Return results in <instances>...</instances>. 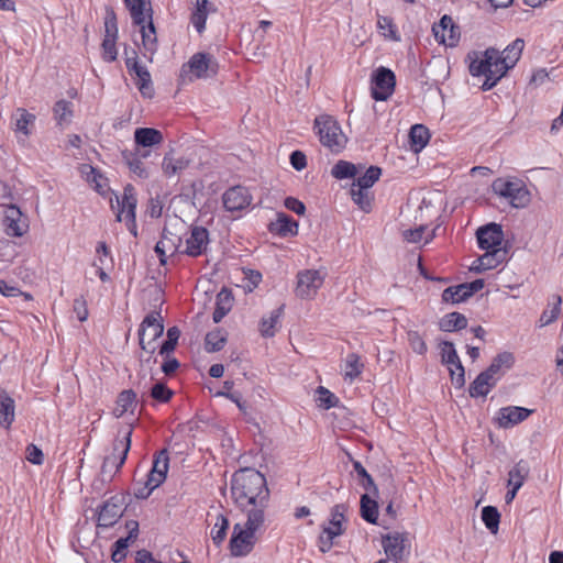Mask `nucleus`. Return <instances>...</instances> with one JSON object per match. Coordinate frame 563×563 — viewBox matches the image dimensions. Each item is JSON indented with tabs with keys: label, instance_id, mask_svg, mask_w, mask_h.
I'll list each match as a JSON object with an SVG mask.
<instances>
[{
	"label": "nucleus",
	"instance_id": "1",
	"mask_svg": "<svg viewBox=\"0 0 563 563\" xmlns=\"http://www.w3.org/2000/svg\"><path fill=\"white\" fill-rule=\"evenodd\" d=\"M231 495L236 507L246 516L265 519L269 489L265 476L255 468H241L231 479Z\"/></svg>",
	"mask_w": 563,
	"mask_h": 563
},
{
	"label": "nucleus",
	"instance_id": "2",
	"mask_svg": "<svg viewBox=\"0 0 563 563\" xmlns=\"http://www.w3.org/2000/svg\"><path fill=\"white\" fill-rule=\"evenodd\" d=\"M525 41L516 38L503 53L494 47L487 48L481 58L472 60L470 73L473 76H485L483 90H490L519 60Z\"/></svg>",
	"mask_w": 563,
	"mask_h": 563
},
{
	"label": "nucleus",
	"instance_id": "3",
	"mask_svg": "<svg viewBox=\"0 0 563 563\" xmlns=\"http://www.w3.org/2000/svg\"><path fill=\"white\" fill-rule=\"evenodd\" d=\"M265 519L255 515L246 517V521L235 523L230 539V551L235 558L245 556L252 552L256 538V531L264 525Z\"/></svg>",
	"mask_w": 563,
	"mask_h": 563
},
{
	"label": "nucleus",
	"instance_id": "4",
	"mask_svg": "<svg viewBox=\"0 0 563 563\" xmlns=\"http://www.w3.org/2000/svg\"><path fill=\"white\" fill-rule=\"evenodd\" d=\"M313 130L320 143L334 154L341 153L347 143V137L338 120L329 114H320L314 119Z\"/></svg>",
	"mask_w": 563,
	"mask_h": 563
},
{
	"label": "nucleus",
	"instance_id": "5",
	"mask_svg": "<svg viewBox=\"0 0 563 563\" xmlns=\"http://www.w3.org/2000/svg\"><path fill=\"white\" fill-rule=\"evenodd\" d=\"M492 189L514 208H525L530 202V192L520 179L497 178L493 181Z\"/></svg>",
	"mask_w": 563,
	"mask_h": 563
},
{
	"label": "nucleus",
	"instance_id": "6",
	"mask_svg": "<svg viewBox=\"0 0 563 563\" xmlns=\"http://www.w3.org/2000/svg\"><path fill=\"white\" fill-rule=\"evenodd\" d=\"M218 65L210 54L196 53L181 66L179 78L183 84L197 78H208L217 73Z\"/></svg>",
	"mask_w": 563,
	"mask_h": 563
},
{
	"label": "nucleus",
	"instance_id": "7",
	"mask_svg": "<svg viewBox=\"0 0 563 563\" xmlns=\"http://www.w3.org/2000/svg\"><path fill=\"white\" fill-rule=\"evenodd\" d=\"M164 324L158 312L147 314L139 329V341L142 350L154 353L156 351V340L163 334Z\"/></svg>",
	"mask_w": 563,
	"mask_h": 563
},
{
	"label": "nucleus",
	"instance_id": "8",
	"mask_svg": "<svg viewBox=\"0 0 563 563\" xmlns=\"http://www.w3.org/2000/svg\"><path fill=\"white\" fill-rule=\"evenodd\" d=\"M118 211L117 220L119 222L124 221L128 230L134 235H137L136 221H135V209H136V194L132 185H126L123 189L121 197H115Z\"/></svg>",
	"mask_w": 563,
	"mask_h": 563
},
{
	"label": "nucleus",
	"instance_id": "9",
	"mask_svg": "<svg viewBox=\"0 0 563 563\" xmlns=\"http://www.w3.org/2000/svg\"><path fill=\"white\" fill-rule=\"evenodd\" d=\"M385 554L394 563H407L410 555V543L405 532H390L382 536Z\"/></svg>",
	"mask_w": 563,
	"mask_h": 563
},
{
	"label": "nucleus",
	"instance_id": "10",
	"mask_svg": "<svg viewBox=\"0 0 563 563\" xmlns=\"http://www.w3.org/2000/svg\"><path fill=\"white\" fill-rule=\"evenodd\" d=\"M132 431V427H129L124 431H119L113 441L111 454L107 455L103 460V471L108 467H114L119 471L122 467L131 448Z\"/></svg>",
	"mask_w": 563,
	"mask_h": 563
},
{
	"label": "nucleus",
	"instance_id": "11",
	"mask_svg": "<svg viewBox=\"0 0 563 563\" xmlns=\"http://www.w3.org/2000/svg\"><path fill=\"white\" fill-rule=\"evenodd\" d=\"M395 85V74L386 67H378L372 77V97L377 101L387 100L393 95Z\"/></svg>",
	"mask_w": 563,
	"mask_h": 563
},
{
	"label": "nucleus",
	"instance_id": "12",
	"mask_svg": "<svg viewBox=\"0 0 563 563\" xmlns=\"http://www.w3.org/2000/svg\"><path fill=\"white\" fill-rule=\"evenodd\" d=\"M324 277L319 271L306 269L297 275L296 295L301 299H312L323 285Z\"/></svg>",
	"mask_w": 563,
	"mask_h": 563
},
{
	"label": "nucleus",
	"instance_id": "13",
	"mask_svg": "<svg viewBox=\"0 0 563 563\" xmlns=\"http://www.w3.org/2000/svg\"><path fill=\"white\" fill-rule=\"evenodd\" d=\"M253 197L250 190L243 186H233L222 195V203L227 211H242L251 206Z\"/></svg>",
	"mask_w": 563,
	"mask_h": 563
},
{
	"label": "nucleus",
	"instance_id": "14",
	"mask_svg": "<svg viewBox=\"0 0 563 563\" xmlns=\"http://www.w3.org/2000/svg\"><path fill=\"white\" fill-rule=\"evenodd\" d=\"M181 245V236L174 228L165 227L161 240L155 245V252L162 265H165L167 257L178 252Z\"/></svg>",
	"mask_w": 563,
	"mask_h": 563
},
{
	"label": "nucleus",
	"instance_id": "15",
	"mask_svg": "<svg viewBox=\"0 0 563 563\" xmlns=\"http://www.w3.org/2000/svg\"><path fill=\"white\" fill-rule=\"evenodd\" d=\"M118 37V26L117 19L113 11L108 13L104 21V37L101 44L102 47V58L106 62H114L118 56V51L115 46Z\"/></svg>",
	"mask_w": 563,
	"mask_h": 563
},
{
	"label": "nucleus",
	"instance_id": "16",
	"mask_svg": "<svg viewBox=\"0 0 563 563\" xmlns=\"http://www.w3.org/2000/svg\"><path fill=\"white\" fill-rule=\"evenodd\" d=\"M476 238L481 250L489 251L503 247L504 232L500 224L493 222L478 228Z\"/></svg>",
	"mask_w": 563,
	"mask_h": 563
},
{
	"label": "nucleus",
	"instance_id": "17",
	"mask_svg": "<svg viewBox=\"0 0 563 563\" xmlns=\"http://www.w3.org/2000/svg\"><path fill=\"white\" fill-rule=\"evenodd\" d=\"M508 251L506 247H497L495 250L485 251V253L476 258L470 266V271L481 274L489 269H494L501 263L507 261Z\"/></svg>",
	"mask_w": 563,
	"mask_h": 563
},
{
	"label": "nucleus",
	"instance_id": "18",
	"mask_svg": "<svg viewBox=\"0 0 563 563\" xmlns=\"http://www.w3.org/2000/svg\"><path fill=\"white\" fill-rule=\"evenodd\" d=\"M432 32L439 43L450 47L455 46L460 38L459 27L449 15H443L440 22L432 26Z\"/></svg>",
	"mask_w": 563,
	"mask_h": 563
},
{
	"label": "nucleus",
	"instance_id": "19",
	"mask_svg": "<svg viewBox=\"0 0 563 563\" xmlns=\"http://www.w3.org/2000/svg\"><path fill=\"white\" fill-rule=\"evenodd\" d=\"M209 243V232L202 227L191 229L189 236L186 239V249L184 253L189 256L197 257L201 255Z\"/></svg>",
	"mask_w": 563,
	"mask_h": 563
},
{
	"label": "nucleus",
	"instance_id": "20",
	"mask_svg": "<svg viewBox=\"0 0 563 563\" xmlns=\"http://www.w3.org/2000/svg\"><path fill=\"white\" fill-rule=\"evenodd\" d=\"M140 26V32L142 36V45H143V56L148 60H152L153 55L157 51V37L156 30L153 24L152 15L147 16L146 22L134 23Z\"/></svg>",
	"mask_w": 563,
	"mask_h": 563
},
{
	"label": "nucleus",
	"instance_id": "21",
	"mask_svg": "<svg viewBox=\"0 0 563 563\" xmlns=\"http://www.w3.org/2000/svg\"><path fill=\"white\" fill-rule=\"evenodd\" d=\"M4 224H5V233L9 236H23L29 225L24 220H22V214L19 208L15 206H10L5 211L4 217Z\"/></svg>",
	"mask_w": 563,
	"mask_h": 563
},
{
	"label": "nucleus",
	"instance_id": "22",
	"mask_svg": "<svg viewBox=\"0 0 563 563\" xmlns=\"http://www.w3.org/2000/svg\"><path fill=\"white\" fill-rule=\"evenodd\" d=\"M169 465L168 451L166 449L161 450L153 462V467L147 475L150 485L152 487H158L166 478V474Z\"/></svg>",
	"mask_w": 563,
	"mask_h": 563
},
{
	"label": "nucleus",
	"instance_id": "23",
	"mask_svg": "<svg viewBox=\"0 0 563 563\" xmlns=\"http://www.w3.org/2000/svg\"><path fill=\"white\" fill-rule=\"evenodd\" d=\"M530 413L531 410L522 407H505L498 412V423L501 428H509L526 420Z\"/></svg>",
	"mask_w": 563,
	"mask_h": 563
},
{
	"label": "nucleus",
	"instance_id": "24",
	"mask_svg": "<svg viewBox=\"0 0 563 563\" xmlns=\"http://www.w3.org/2000/svg\"><path fill=\"white\" fill-rule=\"evenodd\" d=\"M440 350H441L442 363L445 364L446 366L454 365L455 368L459 369V374H457V378H456L457 384L464 385L465 384V372H464V367L460 361V357L456 353L454 344L449 341H443L440 344Z\"/></svg>",
	"mask_w": 563,
	"mask_h": 563
},
{
	"label": "nucleus",
	"instance_id": "25",
	"mask_svg": "<svg viewBox=\"0 0 563 563\" xmlns=\"http://www.w3.org/2000/svg\"><path fill=\"white\" fill-rule=\"evenodd\" d=\"M344 527L341 523L328 521L322 526V531L318 539V547L322 553H327L333 547V540L344 533Z\"/></svg>",
	"mask_w": 563,
	"mask_h": 563
},
{
	"label": "nucleus",
	"instance_id": "26",
	"mask_svg": "<svg viewBox=\"0 0 563 563\" xmlns=\"http://www.w3.org/2000/svg\"><path fill=\"white\" fill-rule=\"evenodd\" d=\"M515 363V356L510 352H503L494 357L489 367L485 371L490 377L498 382L504 374L511 368Z\"/></svg>",
	"mask_w": 563,
	"mask_h": 563
},
{
	"label": "nucleus",
	"instance_id": "27",
	"mask_svg": "<svg viewBox=\"0 0 563 563\" xmlns=\"http://www.w3.org/2000/svg\"><path fill=\"white\" fill-rule=\"evenodd\" d=\"M121 516L120 505L113 501H106L98 514V526L103 528L112 527Z\"/></svg>",
	"mask_w": 563,
	"mask_h": 563
},
{
	"label": "nucleus",
	"instance_id": "28",
	"mask_svg": "<svg viewBox=\"0 0 563 563\" xmlns=\"http://www.w3.org/2000/svg\"><path fill=\"white\" fill-rule=\"evenodd\" d=\"M136 405V394L132 389H125L118 396L115 407L113 408V415L117 418H120L128 412L134 413Z\"/></svg>",
	"mask_w": 563,
	"mask_h": 563
},
{
	"label": "nucleus",
	"instance_id": "29",
	"mask_svg": "<svg viewBox=\"0 0 563 563\" xmlns=\"http://www.w3.org/2000/svg\"><path fill=\"white\" fill-rule=\"evenodd\" d=\"M15 405L13 398L9 394L0 390V426L8 429L14 421Z\"/></svg>",
	"mask_w": 563,
	"mask_h": 563
},
{
	"label": "nucleus",
	"instance_id": "30",
	"mask_svg": "<svg viewBox=\"0 0 563 563\" xmlns=\"http://www.w3.org/2000/svg\"><path fill=\"white\" fill-rule=\"evenodd\" d=\"M271 232L280 236L296 235L298 223L286 213H278L277 219L269 224Z\"/></svg>",
	"mask_w": 563,
	"mask_h": 563
},
{
	"label": "nucleus",
	"instance_id": "31",
	"mask_svg": "<svg viewBox=\"0 0 563 563\" xmlns=\"http://www.w3.org/2000/svg\"><path fill=\"white\" fill-rule=\"evenodd\" d=\"M211 11L209 0H196L195 8L191 11L190 22L198 33H202L206 29V21Z\"/></svg>",
	"mask_w": 563,
	"mask_h": 563
},
{
	"label": "nucleus",
	"instance_id": "32",
	"mask_svg": "<svg viewBox=\"0 0 563 563\" xmlns=\"http://www.w3.org/2000/svg\"><path fill=\"white\" fill-rule=\"evenodd\" d=\"M163 140L162 132L153 128H137L134 132L135 143L143 147L158 145Z\"/></svg>",
	"mask_w": 563,
	"mask_h": 563
},
{
	"label": "nucleus",
	"instance_id": "33",
	"mask_svg": "<svg viewBox=\"0 0 563 563\" xmlns=\"http://www.w3.org/2000/svg\"><path fill=\"white\" fill-rule=\"evenodd\" d=\"M124 3L130 11L133 23L146 22L147 16L152 15L148 0H124Z\"/></svg>",
	"mask_w": 563,
	"mask_h": 563
},
{
	"label": "nucleus",
	"instance_id": "34",
	"mask_svg": "<svg viewBox=\"0 0 563 563\" xmlns=\"http://www.w3.org/2000/svg\"><path fill=\"white\" fill-rule=\"evenodd\" d=\"M496 384L497 382L484 371L470 385V395L474 398L485 397Z\"/></svg>",
	"mask_w": 563,
	"mask_h": 563
},
{
	"label": "nucleus",
	"instance_id": "35",
	"mask_svg": "<svg viewBox=\"0 0 563 563\" xmlns=\"http://www.w3.org/2000/svg\"><path fill=\"white\" fill-rule=\"evenodd\" d=\"M232 295L227 288H222L217 295L216 309L213 311L212 319L216 323H219L232 308Z\"/></svg>",
	"mask_w": 563,
	"mask_h": 563
},
{
	"label": "nucleus",
	"instance_id": "36",
	"mask_svg": "<svg viewBox=\"0 0 563 563\" xmlns=\"http://www.w3.org/2000/svg\"><path fill=\"white\" fill-rule=\"evenodd\" d=\"M530 467L527 461L520 460L515 466L508 472L507 486H516L521 488L527 477L529 476Z\"/></svg>",
	"mask_w": 563,
	"mask_h": 563
},
{
	"label": "nucleus",
	"instance_id": "37",
	"mask_svg": "<svg viewBox=\"0 0 563 563\" xmlns=\"http://www.w3.org/2000/svg\"><path fill=\"white\" fill-rule=\"evenodd\" d=\"M13 120L14 131L23 134L24 136H29L31 133L30 126L35 122V115L23 108H19L13 114Z\"/></svg>",
	"mask_w": 563,
	"mask_h": 563
},
{
	"label": "nucleus",
	"instance_id": "38",
	"mask_svg": "<svg viewBox=\"0 0 563 563\" xmlns=\"http://www.w3.org/2000/svg\"><path fill=\"white\" fill-rule=\"evenodd\" d=\"M409 139L413 152L419 153L430 140L429 130L422 124H415L410 129Z\"/></svg>",
	"mask_w": 563,
	"mask_h": 563
},
{
	"label": "nucleus",
	"instance_id": "39",
	"mask_svg": "<svg viewBox=\"0 0 563 563\" xmlns=\"http://www.w3.org/2000/svg\"><path fill=\"white\" fill-rule=\"evenodd\" d=\"M467 319L460 312L445 314L439 322V328L445 332H453L466 328Z\"/></svg>",
	"mask_w": 563,
	"mask_h": 563
},
{
	"label": "nucleus",
	"instance_id": "40",
	"mask_svg": "<svg viewBox=\"0 0 563 563\" xmlns=\"http://www.w3.org/2000/svg\"><path fill=\"white\" fill-rule=\"evenodd\" d=\"M562 298L559 295L552 297V302H549L548 307L542 311L539 325L547 327L554 322L561 312Z\"/></svg>",
	"mask_w": 563,
	"mask_h": 563
},
{
	"label": "nucleus",
	"instance_id": "41",
	"mask_svg": "<svg viewBox=\"0 0 563 563\" xmlns=\"http://www.w3.org/2000/svg\"><path fill=\"white\" fill-rule=\"evenodd\" d=\"M284 307L273 310L267 318H263L260 325V331L263 336L272 338L276 333L277 325L283 314Z\"/></svg>",
	"mask_w": 563,
	"mask_h": 563
},
{
	"label": "nucleus",
	"instance_id": "42",
	"mask_svg": "<svg viewBox=\"0 0 563 563\" xmlns=\"http://www.w3.org/2000/svg\"><path fill=\"white\" fill-rule=\"evenodd\" d=\"M189 163V159L185 157L176 158L172 154H166L162 163V168L164 174L170 177L186 169Z\"/></svg>",
	"mask_w": 563,
	"mask_h": 563
},
{
	"label": "nucleus",
	"instance_id": "43",
	"mask_svg": "<svg viewBox=\"0 0 563 563\" xmlns=\"http://www.w3.org/2000/svg\"><path fill=\"white\" fill-rule=\"evenodd\" d=\"M470 292L465 284H460L457 286L448 287L442 292V300L445 302L459 303L468 299Z\"/></svg>",
	"mask_w": 563,
	"mask_h": 563
},
{
	"label": "nucleus",
	"instance_id": "44",
	"mask_svg": "<svg viewBox=\"0 0 563 563\" xmlns=\"http://www.w3.org/2000/svg\"><path fill=\"white\" fill-rule=\"evenodd\" d=\"M361 516L369 523H376L378 518L377 503L369 498L367 494L361 497Z\"/></svg>",
	"mask_w": 563,
	"mask_h": 563
},
{
	"label": "nucleus",
	"instance_id": "45",
	"mask_svg": "<svg viewBox=\"0 0 563 563\" xmlns=\"http://www.w3.org/2000/svg\"><path fill=\"white\" fill-rule=\"evenodd\" d=\"M122 156H123L125 164L129 166V168L132 173H134L140 178L148 177V173L137 153L125 151L122 153Z\"/></svg>",
	"mask_w": 563,
	"mask_h": 563
},
{
	"label": "nucleus",
	"instance_id": "46",
	"mask_svg": "<svg viewBox=\"0 0 563 563\" xmlns=\"http://www.w3.org/2000/svg\"><path fill=\"white\" fill-rule=\"evenodd\" d=\"M382 169L377 166L367 168L364 175L357 177L352 186L368 190L380 177Z\"/></svg>",
	"mask_w": 563,
	"mask_h": 563
},
{
	"label": "nucleus",
	"instance_id": "47",
	"mask_svg": "<svg viewBox=\"0 0 563 563\" xmlns=\"http://www.w3.org/2000/svg\"><path fill=\"white\" fill-rule=\"evenodd\" d=\"M228 529V518L222 514L217 515L216 522L210 532L211 539L214 544L220 545L224 541Z\"/></svg>",
	"mask_w": 563,
	"mask_h": 563
},
{
	"label": "nucleus",
	"instance_id": "48",
	"mask_svg": "<svg viewBox=\"0 0 563 563\" xmlns=\"http://www.w3.org/2000/svg\"><path fill=\"white\" fill-rule=\"evenodd\" d=\"M357 174V166L347 161H339L331 169V175L336 179L354 178Z\"/></svg>",
	"mask_w": 563,
	"mask_h": 563
},
{
	"label": "nucleus",
	"instance_id": "49",
	"mask_svg": "<svg viewBox=\"0 0 563 563\" xmlns=\"http://www.w3.org/2000/svg\"><path fill=\"white\" fill-rule=\"evenodd\" d=\"M482 520L492 533H497L500 522V514L494 506H485L482 509Z\"/></svg>",
	"mask_w": 563,
	"mask_h": 563
},
{
	"label": "nucleus",
	"instance_id": "50",
	"mask_svg": "<svg viewBox=\"0 0 563 563\" xmlns=\"http://www.w3.org/2000/svg\"><path fill=\"white\" fill-rule=\"evenodd\" d=\"M54 117L58 125L68 124L73 117V104L66 100H59L54 106Z\"/></svg>",
	"mask_w": 563,
	"mask_h": 563
},
{
	"label": "nucleus",
	"instance_id": "51",
	"mask_svg": "<svg viewBox=\"0 0 563 563\" xmlns=\"http://www.w3.org/2000/svg\"><path fill=\"white\" fill-rule=\"evenodd\" d=\"M225 342V334L221 330L217 329L207 333L205 349L209 353L218 352L224 346Z\"/></svg>",
	"mask_w": 563,
	"mask_h": 563
},
{
	"label": "nucleus",
	"instance_id": "52",
	"mask_svg": "<svg viewBox=\"0 0 563 563\" xmlns=\"http://www.w3.org/2000/svg\"><path fill=\"white\" fill-rule=\"evenodd\" d=\"M377 27L384 37L391 41H400L397 27L390 18L378 15Z\"/></svg>",
	"mask_w": 563,
	"mask_h": 563
},
{
	"label": "nucleus",
	"instance_id": "53",
	"mask_svg": "<svg viewBox=\"0 0 563 563\" xmlns=\"http://www.w3.org/2000/svg\"><path fill=\"white\" fill-rule=\"evenodd\" d=\"M363 364L360 362L358 355L351 353L346 356L344 362V377L353 380L362 373Z\"/></svg>",
	"mask_w": 563,
	"mask_h": 563
},
{
	"label": "nucleus",
	"instance_id": "54",
	"mask_svg": "<svg viewBox=\"0 0 563 563\" xmlns=\"http://www.w3.org/2000/svg\"><path fill=\"white\" fill-rule=\"evenodd\" d=\"M351 196L353 201L363 210L368 212L371 210L372 197L366 189L351 187Z\"/></svg>",
	"mask_w": 563,
	"mask_h": 563
},
{
	"label": "nucleus",
	"instance_id": "55",
	"mask_svg": "<svg viewBox=\"0 0 563 563\" xmlns=\"http://www.w3.org/2000/svg\"><path fill=\"white\" fill-rule=\"evenodd\" d=\"M125 66L131 74H135L137 78L142 77L143 75L150 74L146 67L139 64L137 54L135 51L131 52V56L128 55V52L125 51Z\"/></svg>",
	"mask_w": 563,
	"mask_h": 563
},
{
	"label": "nucleus",
	"instance_id": "56",
	"mask_svg": "<svg viewBox=\"0 0 563 563\" xmlns=\"http://www.w3.org/2000/svg\"><path fill=\"white\" fill-rule=\"evenodd\" d=\"M353 467H354V471L356 472V474L358 475V477L361 478V485L366 490H371L372 489L374 493H376L377 492V487L375 486L372 476L367 473V471L361 464V462L355 461L353 463Z\"/></svg>",
	"mask_w": 563,
	"mask_h": 563
},
{
	"label": "nucleus",
	"instance_id": "57",
	"mask_svg": "<svg viewBox=\"0 0 563 563\" xmlns=\"http://www.w3.org/2000/svg\"><path fill=\"white\" fill-rule=\"evenodd\" d=\"M407 338L409 345L415 353L419 355H424L427 353V344L423 338L417 331H408Z\"/></svg>",
	"mask_w": 563,
	"mask_h": 563
},
{
	"label": "nucleus",
	"instance_id": "58",
	"mask_svg": "<svg viewBox=\"0 0 563 563\" xmlns=\"http://www.w3.org/2000/svg\"><path fill=\"white\" fill-rule=\"evenodd\" d=\"M180 331L177 327H172L167 331V340L162 344L159 353L168 354L175 350L177 341L179 339Z\"/></svg>",
	"mask_w": 563,
	"mask_h": 563
},
{
	"label": "nucleus",
	"instance_id": "59",
	"mask_svg": "<svg viewBox=\"0 0 563 563\" xmlns=\"http://www.w3.org/2000/svg\"><path fill=\"white\" fill-rule=\"evenodd\" d=\"M173 396V391L163 383H155L151 388V397L159 402H167Z\"/></svg>",
	"mask_w": 563,
	"mask_h": 563
},
{
	"label": "nucleus",
	"instance_id": "60",
	"mask_svg": "<svg viewBox=\"0 0 563 563\" xmlns=\"http://www.w3.org/2000/svg\"><path fill=\"white\" fill-rule=\"evenodd\" d=\"M318 402L320 407L330 409L336 405L338 398L327 388L320 386L317 389Z\"/></svg>",
	"mask_w": 563,
	"mask_h": 563
},
{
	"label": "nucleus",
	"instance_id": "61",
	"mask_svg": "<svg viewBox=\"0 0 563 563\" xmlns=\"http://www.w3.org/2000/svg\"><path fill=\"white\" fill-rule=\"evenodd\" d=\"M86 168L89 169V172H86L87 180L95 185V189L98 192L103 194L106 190V179L93 167L86 166Z\"/></svg>",
	"mask_w": 563,
	"mask_h": 563
},
{
	"label": "nucleus",
	"instance_id": "62",
	"mask_svg": "<svg viewBox=\"0 0 563 563\" xmlns=\"http://www.w3.org/2000/svg\"><path fill=\"white\" fill-rule=\"evenodd\" d=\"M129 547V538H121L114 543V550L111 559L113 562L119 563L126 556V549Z\"/></svg>",
	"mask_w": 563,
	"mask_h": 563
},
{
	"label": "nucleus",
	"instance_id": "63",
	"mask_svg": "<svg viewBox=\"0 0 563 563\" xmlns=\"http://www.w3.org/2000/svg\"><path fill=\"white\" fill-rule=\"evenodd\" d=\"M136 86L142 93L143 97L152 98L154 95L153 84L151 79V74L143 75L137 78Z\"/></svg>",
	"mask_w": 563,
	"mask_h": 563
},
{
	"label": "nucleus",
	"instance_id": "64",
	"mask_svg": "<svg viewBox=\"0 0 563 563\" xmlns=\"http://www.w3.org/2000/svg\"><path fill=\"white\" fill-rule=\"evenodd\" d=\"M426 227L419 225L415 229H408L402 232V238L408 243H418L422 240Z\"/></svg>",
	"mask_w": 563,
	"mask_h": 563
}]
</instances>
